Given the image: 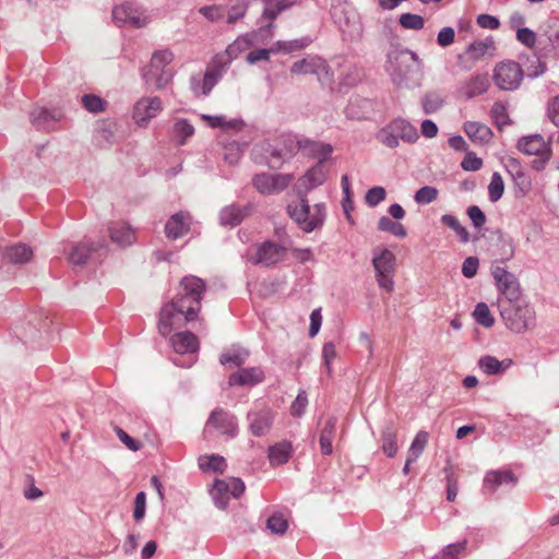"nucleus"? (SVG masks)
I'll return each instance as SVG.
<instances>
[{"mask_svg": "<svg viewBox=\"0 0 559 559\" xmlns=\"http://www.w3.org/2000/svg\"><path fill=\"white\" fill-rule=\"evenodd\" d=\"M323 64L324 62L320 58H305L293 63L290 67V72L293 74H316L323 67Z\"/></svg>", "mask_w": 559, "mask_h": 559, "instance_id": "nucleus-35", "label": "nucleus"}, {"mask_svg": "<svg viewBox=\"0 0 559 559\" xmlns=\"http://www.w3.org/2000/svg\"><path fill=\"white\" fill-rule=\"evenodd\" d=\"M205 289L202 278L194 275L185 276L178 285L175 297L159 311L157 325L159 334L167 336L174 329H180L187 322L197 320Z\"/></svg>", "mask_w": 559, "mask_h": 559, "instance_id": "nucleus-1", "label": "nucleus"}, {"mask_svg": "<svg viewBox=\"0 0 559 559\" xmlns=\"http://www.w3.org/2000/svg\"><path fill=\"white\" fill-rule=\"evenodd\" d=\"M547 115L549 120L559 127V95L551 98L547 106Z\"/></svg>", "mask_w": 559, "mask_h": 559, "instance_id": "nucleus-64", "label": "nucleus"}, {"mask_svg": "<svg viewBox=\"0 0 559 559\" xmlns=\"http://www.w3.org/2000/svg\"><path fill=\"white\" fill-rule=\"evenodd\" d=\"M200 14H202L207 21L215 22L224 16V11L216 4L205 5L200 8Z\"/></svg>", "mask_w": 559, "mask_h": 559, "instance_id": "nucleus-60", "label": "nucleus"}, {"mask_svg": "<svg viewBox=\"0 0 559 559\" xmlns=\"http://www.w3.org/2000/svg\"><path fill=\"white\" fill-rule=\"evenodd\" d=\"M464 131L473 142L480 144L488 143L493 135L489 127L476 121L465 122Z\"/></svg>", "mask_w": 559, "mask_h": 559, "instance_id": "nucleus-28", "label": "nucleus"}, {"mask_svg": "<svg viewBox=\"0 0 559 559\" xmlns=\"http://www.w3.org/2000/svg\"><path fill=\"white\" fill-rule=\"evenodd\" d=\"M326 180L324 164L317 163L298 180V194H308L312 189L321 186Z\"/></svg>", "mask_w": 559, "mask_h": 559, "instance_id": "nucleus-18", "label": "nucleus"}, {"mask_svg": "<svg viewBox=\"0 0 559 559\" xmlns=\"http://www.w3.org/2000/svg\"><path fill=\"white\" fill-rule=\"evenodd\" d=\"M27 487L24 489V498L31 501L37 500L44 496V492L35 486V479L32 475L26 476Z\"/></svg>", "mask_w": 559, "mask_h": 559, "instance_id": "nucleus-61", "label": "nucleus"}, {"mask_svg": "<svg viewBox=\"0 0 559 559\" xmlns=\"http://www.w3.org/2000/svg\"><path fill=\"white\" fill-rule=\"evenodd\" d=\"M523 72L519 63L502 61L493 70V81L503 91H514L520 86Z\"/></svg>", "mask_w": 559, "mask_h": 559, "instance_id": "nucleus-8", "label": "nucleus"}, {"mask_svg": "<svg viewBox=\"0 0 559 559\" xmlns=\"http://www.w3.org/2000/svg\"><path fill=\"white\" fill-rule=\"evenodd\" d=\"M421 105L424 112L429 115L436 112L442 107L443 98L436 92H429L423 97Z\"/></svg>", "mask_w": 559, "mask_h": 559, "instance_id": "nucleus-47", "label": "nucleus"}, {"mask_svg": "<svg viewBox=\"0 0 559 559\" xmlns=\"http://www.w3.org/2000/svg\"><path fill=\"white\" fill-rule=\"evenodd\" d=\"M293 453L292 443L282 441L269 448V460L271 465L276 466L286 463Z\"/></svg>", "mask_w": 559, "mask_h": 559, "instance_id": "nucleus-32", "label": "nucleus"}, {"mask_svg": "<svg viewBox=\"0 0 559 559\" xmlns=\"http://www.w3.org/2000/svg\"><path fill=\"white\" fill-rule=\"evenodd\" d=\"M249 355L250 353L248 349L239 346H233L221 354L219 362L231 367H240L247 361Z\"/></svg>", "mask_w": 559, "mask_h": 559, "instance_id": "nucleus-31", "label": "nucleus"}, {"mask_svg": "<svg viewBox=\"0 0 559 559\" xmlns=\"http://www.w3.org/2000/svg\"><path fill=\"white\" fill-rule=\"evenodd\" d=\"M378 229L388 231L399 238H404L407 235L405 227L401 223L393 222L386 216L380 217L378 222Z\"/></svg>", "mask_w": 559, "mask_h": 559, "instance_id": "nucleus-43", "label": "nucleus"}, {"mask_svg": "<svg viewBox=\"0 0 559 559\" xmlns=\"http://www.w3.org/2000/svg\"><path fill=\"white\" fill-rule=\"evenodd\" d=\"M516 147L526 155H536L539 157L538 160L533 162V168L536 170L544 169L552 154L550 142H546L540 134L522 136L518 141Z\"/></svg>", "mask_w": 559, "mask_h": 559, "instance_id": "nucleus-7", "label": "nucleus"}, {"mask_svg": "<svg viewBox=\"0 0 559 559\" xmlns=\"http://www.w3.org/2000/svg\"><path fill=\"white\" fill-rule=\"evenodd\" d=\"M473 317L475 321L484 328H491L495 324V319L485 302H478L476 305Z\"/></svg>", "mask_w": 559, "mask_h": 559, "instance_id": "nucleus-44", "label": "nucleus"}, {"mask_svg": "<svg viewBox=\"0 0 559 559\" xmlns=\"http://www.w3.org/2000/svg\"><path fill=\"white\" fill-rule=\"evenodd\" d=\"M264 380V372L260 367L242 368L229 376V385H255Z\"/></svg>", "mask_w": 559, "mask_h": 559, "instance_id": "nucleus-21", "label": "nucleus"}, {"mask_svg": "<svg viewBox=\"0 0 559 559\" xmlns=\"http://www.w3.org/2000/svg\"><path fill=\"white\" fill-rule=\"evenodd\" d=\"M83 107L93 114H99L105 110V102L99 96L94 94H85L81 98Z\"/></svg>", "mask_w": 559, "mask_h": 559, "instance_id": "nucleus-52", "label": "nucleus"}, {"mask_svg": "<svg viewBox=\"0 0 559 559\" xmlns=\"http://www.w3.org/2000/svg\"><path fill=\"white\" fill-rule=\"evenodd\" d=\"M298 148L305 156L317 158L318 163L324 164L329 155L332 153L333 147L331 144L311 141L308 139L299 140L297 142Z\"/></svg>", "mask_w": 559, "mask_h": 559, "instance_id": "nucleus-20", "label": "nucleus"}, {"mask_svg": "<svg viewBox=\"0 0 559 559\" xmlns=\"http://www.w3.org/2000/svg\"><path fill=\"white\" fill-rule=\"evenodd\" d=\"M439 190L432 186H425L415 192L414 200L417 204H429L437 200Z\"/></svg>", "mask_w": 559, "mask_h": 559, "instance_id": "nucleus-50", "label": "nucleus"}, {"mask_svg": "<svg viewBox=\"0 0 559 559\" xmlns=\"http://www.w3.org/2000/svg\"><path fill=\"white\" fill-rule=\"evenodd\" d=\"M386 192L383 187H373L366 193L365 200L369 206H376L385 199Z\"/></svg>", "mask_w": 559, "mask_h": 559, "instance_id": "nucleus-58", "label": "nucleus"}, {"mask_svg": "<svg viewBox=\"0 0 559 559\" xmlns=\"http://www.w3.org/2000/svg\"><path fill=\"white\" fill-rule=\"evenodd\" d=\"M397 432L392 423H388L381 432L382 451L389 456L393 457L397 453L396 443Z\"/></svg>", "mask_w": 559, "mask_h": 559, "instance_id": "nucleus-34", "label": "nucleus"}, {"mask_svg": "<svg viewBox=\"0 0 559 559\" xmlns=\"http://www.w3.org/2000/svg\"><path fill=\"white\" fill-rule=\"evenodd\" d=\"M491 275L503 299L499 301H516L521 297L520 283L514 274L502 266H493Z\"/></svg>", "mask_w": 559, "mask_h": 559, "instance_id": "nucleus-9", "label": "nucleus"}, {"mask_svg": "<svg viewBox=\"0 0 559 559\" xmlns=\"http://www.w3.org/2000/svg\"><path fill=\"white\" fill-rule=\"evenodd\" d=\"M171 346L178 354L194 353L199 348V341L197 336L189 332H179L170 337Z\"/></svg>", "mask_w": 559, "mask_h": 559, "instance_id": "nucleus-24", "label": "nucleus"}, {"mask_svg": "<svg viewBox=\"0 0 559 559\" xmlns=\"http://www.w3.org/2000/svg\"><path fill=\"white\" fill-rule=\"evenodd\" d=\"M266 527L273 534L283 535L288 528V521L282 513H274L266 520Z\"/></svg>", "mask_w": 559, "mask_h": 559, "instance_id": "nucleus-49", "label": "nucleus"}, {"mask_svg": "<svg viewBox=\"0 0 559 559\" xmlns=\"http://www.w3.org/2000/svg\"><path fill=\"white\" fill-rule=\"evenodd\" d=\"M203 119L209 121V124L212 128H223V129H240L242 127L241 120H226L224 116H203Z\"/></svg>", "mask_w": 559, "mask_h": 559, "instance_id": "nucleus-48", "label": "nucleus"}, {"mask_svg": "<svg viewBox=\"0 0 559 559\" xmlns=\"http://www.w3.org/2000/svg\"><path fill=\"white\" fill-rule=\"evenodd\" d=\"M490 115L499 129L510 123L507 107L502 103H495L491 107Z\"/></svg>", "mask_w": 559, "mask_h": 559, "instance_id": "nucleus-53", "label": "nucleus"}, {"mask_svg": "<svg viewBox=\"0 0 559 559\" xmlns=\"http://www.w3.org/2000/svg\"><path fill=\"white\" fill-rule=\"evenodd\" d=\"M337 418L335 416L330 417L321 432H320V450L323 455H330L333 452L332 441L335 436Z\"/></svg>", "mask_w": 559, "mask_h": 559, "instance_id": "nucleus-29", "label": "nucleus"}, {"mask_svg": "<svg viewBox=\"0 0 559 559\" xmlns=\"http://www.w3.org/2000/svg\"><path fill=\"white\" fill-rule=\"evenodd\" d=\"M466 213L476 228H480L485 225L486 216L479 206L471 205L467 207Z\"/></svg>", "mask_w": 559, "mask_h": 559, "instance_id": "nucleus-62", "label": "nucleus"}, {"mask_svg": "<svg viewBox=\"0 0 559 559\" xmlns=\"http://www.w3.org/2000/svg\"><path fill=\"white\" fill-rule=\"evenodd\" d=\"M191 216L188 212H179L169 217L165 224V235L168 239L176 240L190 230Z\"/></svg>", "mask_w": 559, "mask_h": 559, "instance_id": "nucleus-19", "label": "nucleus"}, {"mask_svg": "<svg viewBox=\"0 0 559 559\" xmlns=\"http://www.w3.org/2000/svg\"><path fill=\"white\" fill-rule=\"evenodd\" d=\"M162 111L163 102L158 96L142 97L133 106L132 119L138 127L146 128Z\"/></svg>", "mask_w": 559, "mask_h": 559, "instance_id": "nucleus-10", "label": "nucleus"}, {"mask_svg": "<svg viewBox=\"0 0 559 559\" xmlns=\"http://www.w3.org/2000/svg\"><path fill=\"white\" fill-rule=\"evenodd\" d=\"M214 503L219 509H226L229 501L228 485L225 479H216L212 490Z\"/></svg>", "mask_w": 559, "mask_h": 559, "instance_id": "nucleus-37", "label": "nucleus"}, {"mask_svg": "<svg viewBox=\"0 0 559 559\" xmlns=\"http://www.w3.org/2000/svg\"><path fill=\"white\" fill-rule=\"evenodd\" d=\"M492 46L491 40L485 41H475L472 43L467 48V53L473 60L481 59L488 51V49Z\"/></svg>", "mask_w": 559, "mask_h": 559, "instance_id": "nucleus-56", "label": "nucleus"}, {"mask_svg": "<svg viewBox=\"0 0 559 559\" xmlns=\"http://www.w3.org/2000/svg\"><path fill=\"white\" fill-rule=\"evenodd\" d=\"M504 484L514 486L516 484L514 474L511 471H491L484 479V490L493 493L499 486Z\"/></svg>", "mask_w": 559, "mask_h": 559, "instance_id": "nucleus-23", "label": "nucleus"}, {"mask_svg": "<svg viewBox=\"0 0 559 559\" xmlns=\"http://www.w3.org/2000/svg\"><path fill=\"white\" fill-rule=\"evenodd\" d=\"M218 72H213L210 68L205 72L202 79L201 93L202 95H209L215 84L218 82Z\"/></svg>", "mask_w": 559, "mask_h": 559, "instance_id": "nucleus-59", "label": "nucleus"}, {"mask_svg": "<svg viewBox=\"0 0 559 559\" xmlns=\"http://www.w3.org/2000/svg\"><path fill=\"white\" fill-rule=\"evenodd\" d=\"M32 124L38 130H49L52 122L58 120L56 114L45 108H34L29 114Z\"/></svg>", "mask_w": 559, "mask_h": 559, "instance_id": "nucleus-33", "label": "nucleus"}, {"mask_svg": "<svg viewBox=\"0 0 559 559\" xmlns=\"http://www.w3.org/2000/svg\"><path fill=\"white\" fill-rule=\"evenodd\" d=\"M102 246L103 245H94V243L87 245L85 242H80L78 245H73L71 247V250L68 253V259L72 264H75V265L85 264L90 257V253L92 251L97 250Z\"/></svg>", "mask_w": 559, "mask_h": 559, "instance_id": "nucleus-30", "label": "nucleus"}, {"mask_svg": "<svg viewBox=\"0 0 559 559\" xmlns=\"http://www.w3.org/2000/svg\"><path fill=\"white\" fill-rule=\"evenodd\" d=\"M512 359L498 360L496 357L486 355L479 358L478 367L480 370L489 376L502 374L508 368L512 366Z\"/></svg>", "mask_w": 559, "mask_h": 559, "instance_id": "nucleus-25", "label": "nucleus"}, {"mask_svg": "<svg viewBox=\"0 0 559 559\" xmlns=\"http://www.w3.org/2000/svg\"><path fill=\"white\" fill-rule=\"evenodd\" d=\"M245 211L237 205L224 207L219 213V221L223 226L235 227L245 218Z\"/></svg>", "mask_w": 559, "mask_h": 559, "instance_id": "nucleus-36", "label": "nucleus"}, {"mask_svg": "<svg viewBox=\"0 0 559 559\" xmlns=\"http://www.w3.org/2000/svg\"><path fill=\"white\" fill-rule=\"evenodd\" d=\"M461 166L466 171H476L481 168L483 160L474 153H467L463 158Z\"/></svg>", "mask_w": 559, "mask_h": 559, "instance_id": "nucleus-63", "label": "nucleus"}, {"mask_svg": "<svg viewBox=\"0 0 559 559\" xmlns=\"http://www.w3.org/2000/svg\"><path fill=\"white\" fill-rule=\"evenodd\" d=\"M194 128L187 120H178L174 124V136L179 145H183L192 136Z\"/></svg>", "mask_w": 559, "mask_h": 559, "instance_id": "nucleus-46", "label": "nucleus"}, {"mask_svg": "<svg viewBox=\"0 0 559 559\" xmlns=\"http://www.w3.org/2000/svg\"><path fill=\"white\" fill-rule=\"evenodd\" d=\"M212 428L216 429L222 435L235 438L238 433V421L236 416L229 412L223 408H215L209 416L204 433H209Z\"/></svg>", "mask_w": 559, "mask_h": 559, "instance_id": "nucleus-12", "label": "nucleus"}, {"mask_svg": "<svg viewBox=\"0 0 559 559\" xmlns=\"http://www.w3.org/2000/svg\"><path fill=\"white\" fill-rule=\"evenodd\" d=\"M109 234L112 242L121 247L130 246L135 239L134 231L123 222L114 223L109 227Z\"/></svg>", "mask_w": 559, "mask_h": 559, "instance_id": "nucleus-26", "label": "nucleus"}, {"mask_svg": "<svg viewBox=\"0 0 559 559\" xmlns=\"http://www.w3.org/2000/svg\"><path fill=\"white\" fill-rule=\"evenodd\" d=\"M441 222L457 235L461 242L466 243L469 241V233L454 215L444 214L441 217Z\"/></svg>", "mask_w": 559, "mask_h": 559, "instance_id": "nucleus-40", "label": "nucleus"}, {"mask_svg": "<svg viewBox=\"0 0 559 559\" xmlns=\"http://www.w3.org/2000/svg\"><path fill=\"white\" fill-rule=\"evenodd\" d=\"M286 249L273 241H264L257 246L254 251L249 254L248 260L255 265L272 266L284 259Z\"/></svg>", "mask_w": 559, "mask_h": 559, "instance_id": "nucleus-11", "label": "nucleus"}, {"mask_svg": "<svg viewBox=\"0 0 559 559\" xmlns=\"http://www.w3.org/2000/svg\"><path fill=\"white\" fill-rule=\"evenodd\" d=\"M298 204H288L287 213L305 233L321 228L325 219V205L317 203L311 209L305 193L299 194Z\"/></svg>", "mask_w": 559, "mask_h": 559, "instance_id": "nucleus-4", "label": "nucleus"}, {"mask_svg": "<svg viewBox=\"0 0 559 559\" xmlns=\"http://www.w3.org/2000/svg\"><path fill=\"white\" fill-rule=\"evenodd\" d=\"M504 191V183L499 173H493L490 183L488 186V194L491 202H497L501 199Z\"/></svg>", "mask_w": 559, "mask_h": 559, "instance_id": "nucleus-51", "label": "nucleus"}, {"mask_svg": "<svg viewBox=\"0 0 559 559\" xmlns=\"http://www.w3.org/2000/svg\"><path fill=\"white\" fill-rule=\"evenodd\" d=\"M489 85L488 75L486 73H477L463 81L457 93L465 99H472L478 95L485 94Z\"/></svg>", "mask_w": 559, "mask_h": 559, "instance_id": "nucleus-17", "label": "nucleus"}, {"mask_svg": "<svg viewBox=\"0 0 559 559\" xmlns=\"http://www.w3.org/2000/svg\"><path fill=\"white\" fill-rule=\"evenodd\" d=\"M174 60L169 49L157 50L153 53L150 64L143 70L142 76L146 84L154 83L156 90H163L171 83L174 71L167 66Z\"/></svg>", "mask_w": 559, "mask_h": 559, "instance_id": "nucleus-5", "label": "nucleus"}, {"mask_svg": "<svg viewBox=\"0 0 559 559\" xmlns=\"http://www.w3.org/2000/svg\"><path fill=\"white\" fill-rule=\"evenodd\" d=\"M243 46V41L235 40L231 45H229L223 53H218L213 59L210 69L213 72H218V76L225 72L227 66L231 62L234 58H237L238 53L241 51Z\"/></svg>", "mask_w": 559, "mask_h": 559, "instance_id": "nucleus-22", "label": "nucleus"}, {"mask_svg": "<svg viewBox=\"0 0 559 559\" xmlns=\"http://www.w3.org/2000/svg\"><path fill=\"white\" fill-rule=\"evenodd\" d=\"M293 180L290 174H259L253 177L252 183L259 192L272 194L286 189Z\"/></svg>", "mask_w": 559, "mask_h": 559, "instance_id": "nucleus-15", "label": "nucleus"}, {"mask_svg": "<svg viewBox=\"0 0 559 559\" xmlns=\"http://www.w3.org/2000/svg\"><path fill=\"white\" fill-rule=\"evenodd\" d=\"M312 39L308 36L301 37L293 40H278L276 45V50H281L284 52H293L296 50H301L308 47L311 44Z\"/></svg>", "mask_w": 559, "mask_h": 559, "instance_id": "nucleus-45", "label": "nucleus"}, {"mask_svg": "<svg viewBox=\"0 0 559 559\" xmlns=\"http://www.w3.org/2000/svg\"><path fill=\"white\" fill-rule=\"evenodd\" d=\"M112 19L119 26L128 24L134 28L144 27L148 23V17L143 10L130 2L115 7Z\"/></svg>", "mask_w": 559, "mask_h": 559, "instance_id": "nucleus-13", "label": "nucleus"}, {"mask_svg": "<svg viewBox=\"0 0 559 559\" xmlns=\"http://www.w3.org/2000/svg\"><path fill=\"white\" fill-rule=\"evenodd\" d=\"M251 0H236L228 11L227 23L234 24L242 19L248 10Z\"/></svg>", "mask_w": 559, "mask_h": 559, "instance_id": "nucleus-54", "label": "nucleus"}, {"mask_svg": "<svg viewBox=\"0 0 559 559\" xmlns=\"http://www.w3.org/2000/svg\"><path fill=\"white\" fill-rule=\"evenodd\" d=\"M199 466L202 471L223 473L227 467L226 460L217 454L204 455L199 459Z\"/></svg>", "mask_w": 559, "mask_h": 559, "instance_id": "nucleus-38", "label": "nucleus"}, {"mask_svg": "<svg viewBox=\"0 0 559 559\" xmlns=\"http://www.w3.org/2000/svg\"><path fill=\"white\" fill-rule=\"evenodd\" d=\"M115 432L119 440L131 451L136 452L142 449V442L130 437L122 428L115 427Z\"/></svg>", "mask_w": 559, "mask_h": 559, "instance_id": "nucleus-57", "label": "nucleus"}, {"mask_svg": "<svg viewBox=\"0 0 559 559\" xmlns=\"http://www.w3.org/2000/svg\"><path fill=\"white\" fill-rule=\"evenodd\" d=\"M428 439L429 435L427 431L420 430L417 432L408 449V456H411V461H416L421 455L428 443Z\"/></svg>", "mask_w": 559, "mask_h": 559, "instance_id": "nucleus-42", "label": "nucleus"}, {"mask_svg": "<svg viewBox=\"0 0 559 559\" xmlns=\"http://www.w3.org/2000/svg\"><path fill=\"white\" fill-rule=\"evenodd\" d=\"M264 4L262 15L260 17L261 22L267 21L266 25L260 27L261 33L270 32L275 25L273 21L277 19V16L284 12L285 10L292 8L296 0H261Z\"/></svg>", "mask_w": 559, "mask_h": 559, "instance_id": "nucleus-16", "label": "nucleus"}, {"mask_svg": "<svg viewBox=\"0 0 559 559\" xmlns=\"http://www.w3.org/2000/svg\"><path fill=\"white\" fill-rule=\"evenodd\" d=\"M419 135L415 127L408 121L397 118L383 127L376 135V139L386 147L394 148L400 144V140L414 143Z\"/></svg>", "mask_w": 559, "mask_h": 559, "instance_id": "nucleus-6", "label": "nucleus"}, {"mask_svg": "<svg viewBox=\"0 0 559 559\" xmlns=\"http://www.w3.org/2000/svg\"><path fill=\"white\" fill-rule=\"evenodd\" d=\"M498 306L509 330L524 333L535 326L534 309L520 298L516 301H498Z\"/></svg>", "mask_w": 559, "mask_h": 559, "instance_id": "nucleus-3", "label": "nucleus"}, {"mask_svg": "<svg viewBox=\"0 0 559 559\" xmlns=\"http://www.w3.org/2000/svg\"><path fill=\"white\" fill-rule=\"evenodd\" d=\"M467 547V539L455 544H449L442 550L433 556L432 559H459L460 555L465 551Z\"/></svg>", "mask_w": 559, "mask_h": 559, "instance_id": "nucleus-41", "label": "nucleus"}, {"mask_svg": "<svg viewBox=\"0 0 559 559\" xmlns=\"http://www.w3.org/2000/svg\"><path fill=\"white\" fill-rule=\"evenodd\" d=\"M33 255L32 249L26 245H15L7 249V257L12 263H25Z\"/></svg>", "mask_w": 559, "mask_h": 559, "instance_id": "nucleus-39", "label": "nucleus"}, {"mask_svg": "<svg viewBox=\"0 0 559 559\" xmlns=\"http://www.w3.org/2000/svg\"><path fill=\"white\" fill-rule=\"evenodd\" d=\"M372 265L374 267L376 273H394L395 254L388 249H381L379 252L374 250Z\"/></svg>", "mask_w": 559, "mask_h": 559, "instance_id": "nucleus-27", "label": "nucleus"}, {"mask_svg": "<svg viewBox=\"0 0 559 559\" xmlns=\"http://www.w3.org/2000/svg\"><path fill=\"white\" fill-rule=\"evenodd\" d=\"M274 418L275 413L266 406L249 411L247 421L250 433L254 437L266 436L273 426Z\"/></svg>", "mask_w": 559, "mask_h": 559, "instance_id": "nucleus-14", "label": "nucleus"}, {"mask_svg": "<svg viewBox=\"0 0 559 559\" xmlns=\"http://www.w3.org/2000/svg\"><path fill=\"white\" fill-rule=\"evenodd\" d=\"M400 24L405 29H421L425 25V20L423 16L413 13H403L400 16Z\"/></svg>", "mask_w": 559, "mask_h": 559, "instance_id": "nucleus-55", "label": "nucleus"}, {"mask_svg": "<svg viewBox=\"0 0 559 559\" xmlns=\"http://www.w3.org/2000/svg\"><path fill=\"white\" fill-rule=\"evenodd\" d=\"M386 71L396 86H409L423 75V62L408 49H394L388 53Z\"/></svg>", "mask_w": 559, "mask_h": 559, "instance_id": "nucleus-2", "label": "nucleus"}]
</instances>
